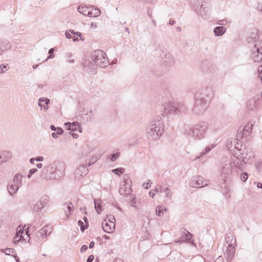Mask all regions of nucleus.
<instances>
[{"mask_svg": "<svg viewBox=\"0 0 262 262\" xmlns=\"http://www.w3.org/2000/svg\"><path fill=\"white\" fill-rule=\"evenodd\" d=\"M187 107L183 102H176V114L184 113L186 112Z\"/></svg>", "mask_w": 262, "mask_h": 262, "instance_id": "obj_25", "label": "nucleus"}, {"mask_svg": "<svg viewBox=\"0 0 262 262\" xmlns=\"http://www.w3.org/2000/svg\"><path fill=\"white\" fill-rule=\"evenodd\" d=\"M132 181L127 174L123 176V181L120 183L119 193L120 195L128 198L132 192Z\"/></svg>", "mask_w": 262, "mask_h": 262, "instance_id": "obj_7", "label": "nucleus"}, {"mask_svg": "<svg viewBox=\"0 0 262 262\" xmlns=\"http://www.w3.org/2000/svg\"><path fill=\"white\" fill-rule=\"evenodd\" d=\"M22 175L20 173H16L13 178L12 183L8 187V189L9 193L13 195L17 192L19 186L21 184Z\"/></svg>", "mask_w": 262, "mask_h": 262, "instance_id": "obj_10", "label": "nucleus"}, {"mask_svg": "<svg viewBox=\"0 0 262 262\" xmlns=\"http://www.w3.org/2000/svg\"><path fill=\"white\" fill-rule=\"evenodd\" d=\"M241 159L242 158H239L235 155H233L230 159L226 158L225 159L229 160L231 161L232 168L235 167L238 168V169H242L243 165L241 163Z\"/></svg>", "mask_w": 262, "mask_h": 262, "instance_id": "obj_19", "label": "nucleus"}, {"mask_svg": "<svg viewBox=\"0 0 262 262\" xmlns=\"http://www.w3.org/2000/svg\"><path fill=\"white\" fill-rule=\"evenodd\" d=\"M75 35L76 36H77V37H79L81 40H84L83 37H81V34L80 32H75Z\"/></svg>", "mask_w": 262, "mask_h": 262, "instance_id": "obj_59", "label": "nucleus"}, {"mask_svg": "<svg viewBox=\"0 0 262 262\" xmlns=\"http://www.w3.org/2000/svg\"><path fill=\"white\" fill-rule=\"evenodd\" d=\"M37 171V169L36 168H32V169H31L30 170H29V172L33 174V173H35Z\"/></svg>", "mask_w": 262, "mask_h": 262, "instance_id": "obj_62", "label": "nucleus"}, {"mask_svg": "<svg viewBox=\"0 0 262 262\" xmlns=\"http://www.w3.org/2000/svg\"><path fill=\"white\" fill-rule=\"evenodd\" d=\"M38 201L44 208L49 203L50 198L47 195H43Z\"/></svg>", "mask_w": 262, "mask_h": 262, "instance_id": "obj_33", "label": "nucleus"}, {"mask_svg": "<svg viewBox=\"0 0 262 262\" xmlns=\"http://www.w3.org/2000/svg\"><path fill=\"white\" fill-rule=\"evenodd\" d=\"M112 172L118 176H120L124 172V169L123 168L114 169L112 170Z\"/></svg>", "mask_w": 262, "mask_h": 262, "instance_id": "obj_41", "label": "nucleus"}, {"mask_svg": "<svg viewBox=\"0 0 262 262\" xmlns=\"http://www.w3.org/2000/svg\"><path fill=\"white\" fill-rule=\"evenodd\" d=\"M213 93L212 90L209 88H202L198 90L194 95V99H198L201 101H206V102L209 103Z\"/></svg>", "mask_w": 262, "mask_h": 262, "instance_id": "obj_8", "label": "nucleus"}, {"mask_svg": "<svg viewBox=\"0 0 262 262\" xmlns=\"http://www.w3.org/2000/svg\"><path fill=\"white\" fill-rule=\"evenodd\" d=\"M91 58L97 66L104 68L108 64L105 53L102 50H97L91 53Z\"/></svg>", "mask_w": 262, "mask_h": 262, "instance_id": "obj_6", "label": "nucleus"}, {"mask_svg": "<svg viewBox=\"0 0 262 262\" xmlns=\"http://www.w3.org/2000/svg\"><path fill=\"white\" fill-rule=\"evenodd\" d=\"M98 158L97 157H95V158L93 159L91 161H90L89 163V166H91L92 164H93L94 163H95L97 160Z\"/></svg>", "mask_w": 262, "mask_h": 262, "instance_id": "obj_54", "label": "nucleus"}, {"mask_svg": "<svg viewBox=\"0 0 262 262\" xmlns=\"http://www.w3.org/2000/svg\"><path fill=\"white\" fill-rule=\"evenodd\" d=\"M96 65L93 60H85L83 64V67L85 71L88 73L95 74L96 73Z\"/></svg>", "mask_w": 262, "mask_h": 262, "instance_id": "obj_17", "label": "nucleus"}, {"mask_svg": "<svg viewBox=\"0 0 262 262\" xmlns=\"http://www.w3.org/2000/svg\"><path fill=\"white\" fill-rule=\"evenodd\" d=\"M230 22H231L230 21H228L226 19H222V20H218L217 21V24L219 25H222V26H225L228 24V23H230Z\"/></svg>", "mask_w": 262, "mask_h": 262, "instance_id": "obj_47", "label": "nucleus"}, {"mask_svg": "<svg viewBox=\"0 0 262 262\" xmlns=\"http://www.w3.org/2000/svg\"><path fill=\"white\" fill-rule=\"evenodd\" d=\"M106 219L108 222L112 223H115V221H116L115 218L113 215H110L109 216H107Z\"/></svg>", "mask_w": 262, "mask_h": 262, "instance_id": "obj_50", "label": "nucleus"}, {"mask_svg": "<svg viewBox=\"0 0 262 262\" xmlns=\"http://www.w3.org/2000/svg\"><path fill=\"white\" fill-rule=\"evenodd\" d=\"M11 44L7 40L0 41V51L3 52L8 49H10Z\"/></svg>", "mask_w": 262, "mask_h": 262, "instance_id": "obj_27", "label": "nucleus"}, {"mask_svg": "<svg viewBox=\"0 0 262 262\" xmlns=\"http://www.w3.org/2000/svg\"><path fill=\"white\" fill-rule=\"evenodd\" d=\"M30 208L31 210L34 213H39L41 212L42 209L44 208L38 201H37L35 204L32 205Z\"/></svg>", "mask_w": 262, "mask_h": 262, "instance_id": "obj_32", "label": "nucleus"}, {"mask_svg": "<svg viewBox=\"0 0 262 262\" xmlns=\"http://www.w3.org/2000/svg\"><path fill=\"white\" fill-rule=\"evenodd\" d=\"M64 164L59 161H54L42 169L40 177L46 180H58L64 175Z\"/></svg>", "mask_w": 262, "mask_h": 262, "instance_id": "obj_1", "label": "nucleus"}, {"mask_svg": "<svg viewBox=\"0 0 262 262\" xmlns=\"http://www.w3.org/2000/svg\"><path fill=\"white\" fill-rule=\"evenodd\" d=\"M89 117L87 118V121H91L94 119V114L92 110H90L89 112Z\"/></svg>", "mask_w": 262, "mask_h": 262, "instance_id": "obj_52", "label": "nucleus"}, {"mask_svg": "<svg viewBox=\"0 0 262 262\" xmlns=\"http://www.w3.org/2000/svg\"><path fill=\"white\" fill-rule=\"evenodd\" d=\"M255 166L259 172H262V161L256 164Z\"/></svg>", "mask_w": 262, "mask_h": 262, "instance_id": "obj_49", "label": "nucleus"}, {"mask_svg": "<svg viewBox=\"0 0 262 262\" xmlns=\"http://www.w3.org/2000/svg\"><path fill=\"white\" fill-rule=\"evenodd\" d=\"M232 141L231 140H228L226 143V146L228 148H230L231 147Z\"/></svg>", "mask_w": 262, "mask_h": 262, "instance_id": "obj_61", "label": "nucleus"}, {"mask_svg": "<svg viewBox=\"0 0 262 262\" xmlns=\"http://www.w3.org/2000/svg\"><path fill=\"white\" fill-rule=\"evenodd\" d=\"M143 186L144 187V188L148 189L149 187H150V185L149 184V182H147V183H144L143 184Z\"/></svg>", "mask_w": 262, "mask_h": 262, "instance_id": "obj_57", "label": "nucleus"}, {"mask_svg": "<svg viewBox=\"0 0 262 262\" xmlns=\"http://www.w3.org/2000/svg\"><path fill=\"white\" fill-rule=\"evenodd\" d=\"M35 161H43V157H42V156H38V157H37L36 158H35Z\"/></svg>", "mask_w": 262, "mask_h": 262, "instance_id": "obj_58", "label": "nucleus"}, {"mask_svg": "<svg viewBox=\"0 0 262 262\" xmlns=\"http://www.w3.org/2000/svg\"><path fill=\"white\" fill-rule=\"evenodd\" d=\"M164 192L165 194V196L168 198V199H171L172 198V192L171 190L168 188L166 187L164 190Z\"/></svg>", "mask_w": 262, "mask_h": 262, "instance_id": "obj_42", "label": "nucleus"}, {"mask_svg": "<svg viewBox=\"0 0 262 262\" xmlns=\"http://www.w3.org/2000/svg\"><path fill=\"white\" fill-rule=\"evenodd\" d=\"M78 225L80 227V229L82 232H84V231L88 228V225L85 224L84 225V223L81 221H79L78 222Z\"/></svg>", "mask_w": 262, "mask_h": 262, "instance_id": "obj_44", "label": "nucleus"}, {"mask_svg": "<svg viewBox=\"0 0 262 262\" xmlns=\"http://www.w3.org/2000/svg\"><path fill=\"white\" fill-rule=\"evenodd\" d=\"M120 152L117 151L115 152H114L111 155V160L112 161H115L120 156Z\"/></svg>", "mask_w": 262, "mask_h": 262, "instance_id": "obj_43", "label": "nucleus"}, {"mask_svg": "<svg viewBox=\"0 0 262 262\" xmlns=\"http://www.w3.org/2000/svg\"><path fill=\"white\" fill-rule=\"evenodd\" d=\"M101 14V11L100 9L98 8H94L93 6V8L90 10V14H89V17H98Z\"/></svg>", "mask_w": 262, "mask_h": 262, "instance_id": "obj_36", "label": "nucleus"}, {"mask_svg": "<svg viewBox=\"0 0 262 262\" xmlns=\"http://www.w3.org/2000/svg\"><path fill=\"white\" fill-rule=\"evenodd\" d=\"M102 227L104 232L111 233L115 230V224L108 222L107 219H105L102 223Z\"/></svg>", "mask_w": 262, "mask_h": 262, "instance_id": "obj_18", "label": "nucleus"}, {"mask_svg": "<svg viewBox=\"0 0 262 262\" xmlns=\"http://www.w3.org/2000/svg\"><path fill=\"white\" fill-rule=\"evenodd\" d=\"M156 214L158 216H161L164 214V211H166L165 207L162 206H157L156 209Z\"/></svg>", "mask_w": 262, "mask_h": 262, "instance_id": "obj_37", "label": "nucleus"}, {"mask_svg": "<svg viewBox=\"0 0 262 262\" xmlns=\"http://www.w3.org/2000/svg\"><path fill=\"white\" fill-rule=\"evenodd\" d=\"M93 8V6L86 7L85 6H79L78 7V11L84 16H89L90 14V10Z\"/></svg>", "mask_w": 262, "mask_h": 262, "instance_id": "obj_24", "label": "nucleus"}, {"mask_svg": "<svg viewBox=\"0 0 262 262\" xmlns=\"http://www.w3.org/2000/svg\"><path fill=\"white\" fill-rule=\"evenodd\" d=\"M127 202L130 204V206L139 209L142 206L140 199H138L136 196L131 194L128 196Z\"/></svg>", "mask_w": 262, "mask_h": 262, "instance_id": "obj_16", "label": "nucleus"}, {"mask_svg": "<svg viewBox=\"0 0 262 262\" xmlns=\"http://www.w3.org/2000/svg\"><path fill=\"white\" fill-rule=\"evenodd\" d=\"M50 103V99L48 98H40L38 101V105L40 108L43 107L46 110L48 109V105Z\"/></svg>", "mask_w": 262, "mask_h": 262, "instance_id": "obj_28", "label": "nucleus"}, {"mask_svg": "<svg viewBox=\"0 0 262 262\" xmlns=\"http://www.w3.org/2000/svg\"><path fill=\"white\" fill-rule=\"evenodd\" d=\"M257 9L258 11H262V4L258 3L257 6Z\"/></svg>", "mask_w": 262, "mask_h": 262, "instance_id": "obj_63", "label": "nucleus"}, {"mask_svg": "<svg viewBox=\"0 0 262 262\" xmlns=\"http://www.w3.org/2000/svg\"><path fill=\"white\" fill-rule=\"evenodd\" d=\"M64 207L65 214L67 216V218H69L70 215L71 214L72 211L74 208L73 205L71 202H70L68 203H66L64 205Z\"/></svg>", "mask_w": 262, "mask_h": 262, "instance_id": "obj_30", "label": "nucleus"}, {"mask_svg": "<svg viewBox=\"0 0 262 262\" xmlns=\"http://www.w3.org/2000/svg\"><path fill=\"white\" fill-rule=\"evenodd\" d=\"M88 249V247L86 245H83L81 248H80V252H84L85 251Z\"/></svg>", "mask_w": 262, "mask_h": 262, "instance_id": "obj_55", "label": "nucleus"}, {"mask_svg": "<svg viewBox=\"0 0 262 262\" xmlns=\"http://www.w3.org/2000/svg\"><path fill=\"white\" fill-rule=\"evenodd\" d=\"M226 244L225 247L226 250L224 252V256L227 261L230 262L235 255V247L236 246V239L233 235H229L226 237Z\"/></svg>", "mask_w": 262, "mask_h": 262, "instance_id": "obj_5", "label": "nucleus"}, {"mask_svg": "<svg viewBox=\"0 0 262 262\" xmlns=\"http://www.w3.org/2000/svg\"><path fill=\"white\" fill-rule=\"evenodd\" d=\"M89 172V170L84 164L80 165L75 170V179L79 181L84 177Z\"/></svg>", "mask_w": 262, "mask_h": 262, "instance_id": "obj_13", "label": "nucleus"}, {"mask_svg": "<svg viewBox=\"0 0 262 262\" xmlns=\"http://www.w3.org/2000/svg\"><path fill=\"white\" fill-rule=\"evenodd\" d=\"M226 29L223 26L216 27L213 29V33L215 36H222L226 32Z\"/></svg>", "mask_w": 262, "mask_h": 262, "instance_id": "obj_29", "label": "nucleus"}, {"mask_svg": "<svg viewBox=\"0 0 262 262\" xmlns=\"http://www.w3.org/2000/svg\"><path fill=\"white\" fill-rule=\"evenodd\" d=\"M250 128L249 125H246L245 127L241 131H239L237 133L238 138H242L244 136H247L248 135L249 129Z\"/></svg>", "mask_w": 262, "mask_h": 262, "instance_id": "obj_34", "label": "nucleus"}, {"mask_svg": "<svg viewBox=\"0 0 262 262\" xmlns=\"http://www.w3.org/2000/svg\"><path fill=\"white\" fill-rule=\"evenodd\" d=\"M258 72L259 73V76L260 77L262 82V66H260L258 68Z\"/></svg>", "mask_w": 262, "mask_h": 262, "instance_id": "obj_53", "label": "nucleus"}, {"mask_svg": "<svg viewBox=\"0 0 262 262\" xmlns=\"http://www.w3.org/2000/svg\"><path fill=\"white\" fill-rule=\"evenodd\" d=\"M67 61L70 63H73L74 59L72 57V54L70 53L66 54Z\"/></svg>", "mask_w": 262, "mask_h": 262, "instance_id": "obj_45", "label": "nucleus"}, {"mask_svg": "<svg viewBox=\"0 0 262 262\" xmlns=\"http://www.w3.org/2000/svg\"><path fill=\"white\" fill-rule=\"evenodd\" d=\"M95 204V208L96 211L99 213L101 211V206L100 205V200H95L94 201Z\"/></svg>", "mask_w": 262, "mask_h": 262, "instance_id": "obj_39", "label": "nucleus"}, {"mask_svg": "<svg viewBox=\"0 0 262 262\" xmlns=\"http://www.w3.org/2000/svg\"><path fill=\"white\" fill-rule=\"evenodd\" d=\"M194 104L192 108V111L194 114H200L206 111L209 104L206 101H203L200 99H194Z\"/></svg>", "mask_w": 262, "mask_h": 262, "instance_id": "obj_11", "label": "nucleus"}, {"mask_svg": "<svg viewBox=\"0 0 262 262\" xmlns=\"http://www.w3.org/2000/svg\"><path fill=\"white\" fill-rule=\"evenodd\" d=\"M252 39L250 56L254 62H260L262 61V40L259 39L257 34Z\"/></svg>", "mask_w": 262, "mask_h": 262, "instance_id": "obj_4", "label": "nucleus"}, {"mask_svg": "<svg viewBox=\"0 0 262 262\" xmlns=\"http://www.w3.org/2000/svg\"><path fill=\"white\" fill-rule=\"evenodd\" d=\"M193 181H195V184L196 185L195 187L198 188H201L206 186L208 182V181L204 180L202 177L200 176L195 177Z\"/></svg>", "mask_w": 262, "mask_h": 262, "instance_id": "obj_21", "label": "nucleus"}, {"mask_svg": "<svg viewBox=\"0 0 262 262\" xmlns=\"http://www.w3.org/2000/svg\"><path fill=\"white\" fill-rule=\"evenodd\" d=\"M65 126L68 127V129L72 131H76L78 130L79 132H82V128L79 126L77 122H66L64 123Z\"/></svg>", "mask_w": 262, "mask_h": 262, "instance_id": "obj_23", "label": "nucleus"}, {"mask_svg": "<svg viewBox=\"0 0 262 262\" xmlns=\"http://www.w3.org/2000/svg\"><path fill=\"white\" fill-rule=\"evenodd\" d=\"M177 102H168L164 104V109L166 112L171 114H176Z\"/></svg>", "mask_w": 262, "mask_h": 262, "instance_id": "obj_20", "label": "nucleus"}, {"mask_svg": "<svg viewBox=\"0 0 262 262\" xmlns=\"http://www.w3.org/2000/svg\"><path fill=\"white\" fill-rule=\"evenodd\" d=\"M214 147H215V145L214 144H211L210 145L207 146L202 152L199 153V155L196 156V157L194 159V161L201 158L203 156L206 155V154L209 152L210 151H211Z\"/></svg>", "mask_w": 262, "mask_h": 262, "instance_id": "obj_31", "label": "nucleus"}, {"mask_svg": "<svg viewBox=\"0 0 262 262\" xmlns=\"http://www.w3.org/2000/svg\"><path fill=\"white\" fill-rule=\"evenodd\" d=\"M183 233L182 237V241L184 239L186 241H190L192 236V235L189 233L188 231H187L186 229H183Z\"/></svg>", "mask_w": 262, "mask_h": 262, "instance_id": "obj_35", "label": "nucleus"}, {"mask_svg": "<svg viewBox=\"0 0 262 262\" xmlns=\"http://www.w3.org/2000/svg\"><path fill=\"white\" fill-rule=\"evenodd\" d=\"M94 258V256L93 255H91L88 257L86 262H92Z\"/></svg>", "mask_w": 262, "mask_h": 262, "instance_id": "obj_56", "label": "nucleus"}, {"mask_svg": "<svg viewBox=\"0 0 262 262\" xmlns=\"http://www.w3.org/2000/svg\"><path fill=\"white\" fill-rule=\"evenodd\" d=\"M63 133V129L60 127H57L56 132H53L52 134V136L54 139H57L58 135L62 134Z\"/></svg>", "mask_w": 262, "mask_h": 262, "instance_id": "obj_38", "label": "nucleus"}, {"mask_svg": "<svg viewBox=\"0 0 262 262\" xmlns=\"http://www.w3.org/2000/svg\"><path fill=\"white\" fill-rule=\"evenodd\" d=\"M28 232H26V238L24 237L23 234H24V231L21 229L18 230L17 229L16 233L15 236L13 237V243L17 244L19 241L27 242L30 240V237L27 234Z\"/></svg>", "mask_w": 262, "mask_h": 262, "instance_id": "obj_15", "label": "nucleus"}, {"mask_svg": "<svg viewBox=\"0 0 262 262\" xmlns=\"http://www.w3.org/2000/svg\"><path fill=\"white\" fill-rule=\"evenodd\" d=\"M65 35H66V37L67 38H68V39H70V38H73V36L69 32H66Z\"/></svg>", "mask_w": 262, "mask_h": 262, "instance_id": "obj_60", "label": "nucleus"}, {"mask_svg": "<svg viewBox=\"0 0 262 262\" xmlns=\"http://www.w3.org/2000/svg\"><path fill=\"white\" fill-rule=\"evenodd\" d=\"M164 126L161 118L152 120L146 129L147 137L151 140H158L163 133Z\"/></svg>", "mask_w": 262, "mask_h": 262, "instance_id": "obj_3", "label": "nucleus"}, {"mask_svg": "<svg viewBox=\"0 0 262 262\" xmlns=\"http://www.w3.org/2000/svg\"><path fill=\"white\" fill-rule=\"evenodd\" d=\"M240 154L241 158L242 159V161L244 163H246L249 161H251L254 158V153L250 148H245L242 152H240Z\"/></svg>", "mask_w": 262, "mask_h": 262, "instance_id": "obj_14", "label": "nucleus"}, {"mask_svg": "<svg viewBox=\"0 0 262 262\" xmlns=\"http://www.w3.org/2000/svg\"><path fill=\"white\" fill-rule=\"evenodd\" d=\"M51 228L49 226H44L38 232L37 236H39V238H40V237H41L42 238H43L45 237H47L48 235H49L51 234Z\"/></svg>", "mask_w": 262, "mask_h": 262, "instance_id": "obj_22", "label": "nucleus"}, {"mask_svg": "<svg viewBox=\"0 0 262 262\" xmlns=\"http://www.w3.org/2000/svg\"><path fill=\"white\" fill-rule=\"evenodd\" d=\"M3 251L7 255H10L11 253L13 252V249L11 248H7L3 250Z\"/></svg>", "mask_w": 262, "mask_h": 262, "instance_id": "obj_51", "label": "nucleus"}, {"mask_svg": "<svg viewBox=\"0 0 262 262\" xmlns=\"http://www.w3.org/2000/svg\"><path fill=\"white\" fill-rule=\"evenodd\" d=\"M232 168L230 160L224 159L223 161L220 166V176L224 181L231 175Z\"/></svg>", "mask_w": 262, "mask_h": 262, "instance_id": "obj_9", "label": "nucleus"}, {"mask_svg": "<svg viewBox=\"0 0 262 262\" xmlns=\"http://www.w3.org/2000/svg\"><path fill=\"white\" fill-rule=\"evenodd\" d=\"M208 128V124L205 122H200L192 127H187L185 129V134L189 137L194 140H201L205 138Z\"/></svg>", "mask_w": 262, "mask_h": 262, "instance_id": "obj_2", "label": "nucleus"}, {"mask_svg": "<svg viewBox=\"0 0 262 262\" xmlns=\"http://www.w3.org/2000/svg\"><path fill=\"white\" fill-rule=\"evenodd\" d=\"M214 262H223V258L221 256H219L215 260Z\"/></svg>", "mask_w": 262, "mask_h": 262, "instance_id": "obj_64", "label": "nucleus"}, {"mask_svg": "<svg viewBox=\"0 0 262 262\" xmlns=\"http://www.w3.org/2000/svg\"><path fill=\"white\" fill-rule=\"evenodd\" d=\"M194 11L196 14L201 16L204 19H207L208 16L207 14V10L203 7L201 1L198 0L193 6Z\"/></svg>", "mask_w": 262, "mask_h": 262, "instance_id": "obj_12", "label": "nucleus"}, {"mask_svg": "<svg viewBox=\"0 0 262 262\" xmlns=\"http://www.w3.org/2000/svg\"><path fill=\"white\" fill-rule=\"evenodd\" d=\"M159 189L162 192L163 191V190H161V186H157L154 189L151 190L149 191V195H150V196H151L152 198H154V196L155 195L156 193L158 192Z\"/></svg>", "mask_w": 262, "mask_h": 262, "instance_id": "obj_40", "label": "nucleus"}, {"mask_svg": "<svg viewBox=\"0 0 262 262\" xmlns=\"http://www.w3.org/2000/svg\"><path fill=\"white\" fill-rule=\"evenodd\" d=\"M54 50L53 48H51L49 50V54H50V55L47 57L46 61H47V60H48L49 59H52V58H54Z\"/></svg>", "mask_w": 262, "mask_h": 262, "instance_id": "obj_48", "label": "nucleus"}, {"mask_svg": "<svg viewBox=\"0 0 262 262\" xmlns=\"http://www.w3.org/2000/svg\"><path fill=\"white\" fill-rule=\"evenodd\" d=\"M241 180L245 182L248 179V173L247 172H242L240 176Z\"/></svg>", "mask_w": 262, "mask_h": 262, "instance_id": "obj_46", "label": "nucleus"}, {"mask_svg": "<svg viewBox=\"0 0 262 262\" xmlns=\"http://www.w3.org/2000/svg\"><path fill=\"white\" fill-rule=\"evenodd\" d=\"M12 157L11 152L7 151H3L0 153L1 162L4 163L8 161Z\"/></svg>", "mask_w": 262, "mask_h": 262, "instance_id": "obj_26", "label": "nucleus"}]
</instances>
